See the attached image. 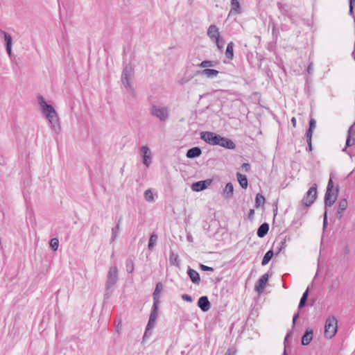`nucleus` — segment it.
I'll use <instances>...</instances> for the list:
<instances>
[{
  "mask_svg": "<svg viewBox=\"0 0 355 355\" xmlns=\"http://www.w3.org/2000/svg\"><path fill=\"white\" fill-rule=\"evenodd\" d=\"M225 56L229 60H232L234 58V43L232 42L228 43L227 46Z\"/></svg>",
  "mask_w": 355,
  "mask_h": 355,
  "instance_id": "27",
  "label": "nucleus"
},
{
  "mask_svg": "<svg viewBox=\"0 0 355 355\" xmlns=\"http://www.w3.org/2000/svg\"><path fill=\"white\" fill-rule=\"evenodd\" d=\"M218 145L230 150H233L236 148V145L232 140L221 136L220 138L219 144H218Z\"/></svg>",
  "mask_w": 355,
  "mask_h": 355,
  "instance_id": "14",
  "label": "nucleus"
},
{
  "mask_svg": "<svg viewBox=\"0 0 355 355\" xmlns=\"http://www.w3.org/2000/svg\"><path fill=\"white\" fill-rule=\"evenodd\" d=\"M236 350L229 348L224 355H235Z\"/></svg>",
  "mask_w": 355,
  "mask_h": 355,
  "instance_id": "51",
  "label": "nucleus"
},
{
  "mask_svg": "<svg viewBox=\"0 0 355 355\" xmlns=\"http://www.w3.org/2000/svg\"><path fill=\"white\" fill-rule=\"evenodd\" d=\"M6 51H7L9 57L11 58L12 55V46H6Z\"/></svg>",
  "mask_w": 355,
  "mask_h": 355,
  "instance_id": "56",
  "label": "nucleus"
},
{
  "mask_svg": "<svg viewBox=\"0 0 355 355\" xmlns=\"http://www.w3.org/2000/svg\"><path fill=\"white\" fill-rule=\"evenodd\" d=\"M50 246L53 251H56L59 246V241L57 238L51 239L50 241Z\"/></svg>",
  "mask_w": 355,
  "mask_h": 355,
  "instance_id": "41",
  "label": "nucleus"
},
{
  "mask_svg": "<svg viewBox=\"0 0 355 355\" xmlns=\"http://www.w3.org/2000/svg\"><path fill=\"white\" fill-rule=\"evenodd\" d=\"M150 114L162 121H166L168 118V110L165 107H159L155 105L151 106Z\"/></svg>",
  "mask_w": 355,
  "mask_h": 355,
  "instance_id": "5",
  "label": "nucleus"
},
{
  "mask_svg": "<svg viewBox=\"0 0 355 355\" xmlns=\"http://www.w3.org/2000/svg\"><path fill=\"white\" fill-rule=\"evenodd\" d=\"M118 281V269L116 266H112L107 273L106 282V290L112 288Z\"/></svg>",
  "mask_w": 355,
  "mask_h": 355,
  "instance_id": "7",
  "label": "nucleus"
},
{
  "mask_svg": "<svg viewBox=\"0 0 355 355\" xmlns=\"http://www.w3.org/2000/svg\"><path fill=\"white\" fill-rule=\"evenodd\" d=\"M343 212H340V214H338V212L337 213V215H338V219H340L343 216V214H342Z\"/></svg>",
  "mask_w": 355,
  "mask_h": 355,
  "instance_id": "61",
  "label": "nucleus"
},
{
  "mask_svg": "<svg viewBox=\"0 0 355 355\" xmlns=\"http://www.w3.org/2000/svg\"><path fill=\"white\" fill-rule=\"evenodd\" d=\"M39 100L42 112L46 115L52 129L58 130L60 128L59 118L55 109L51 105L48 104L42 96H39Z\"/></svg>",
  "mask_w": 355,
  "mask_h": 355,
  "instance_id": "1",
  "label": "nucleus"
},
{
  "mask_svg": "<svg viewBox=\"0 0 355 355\" xmlns=\"http://www.w3.org/2000/svg\"><path fill=\"white\" fill-rule=\"evenodd\" d=\"M200 268L203 271H211V272L214 271V268H213L207 266H205V265H203V264H200Z\"/></svg>",
  "mask_w": 355,
  "mask_h": 355,
  "instance_id": "43",
  "label": "nucleus"
},
{
  "mask_svg": "<svg viewBox=\"0 0 355 355\" xmlns=\"http://www.w3.org/2000/svg\"><path fill=\"white\" fill-rule=\"evenodd\" d=\"M299 312H297L294 315H293V327H295V322H296V320H297V318H299Z\"/></svg>",
  "mask_w": 355,
  "mask_h": 355,
  "instance_id": "52",
  "label": "nucleus"
},
{
  "mask_svg": "<svg viewBox=\"0 0 355 355\" xmlns=\"http://www.w3.org/2000/svg\"><path fill=\"white\" fill-rule=\"evenodd\" d=\"M277 7L282 15L287 17L291 21L293 20L292 15L290 14V6L288 5L278 2Z\"/></svg>",
  "mask_w": 355,
  "mask_h": 355,
  "instance_id": "16",
  "label": "nucleus"
},
{
  "mask_svg": "<svg viewBox=\"0 0 355 355\" xmlns=\"http://www.w3.org/2000/svg\"><path fill=\"white\" fill-rule=\"evenodd\" d=\"M291 335H292V331H289V332L287 333V334H286V337L284 338V349H286V348H287V346H288L287 345L288 338L289 337H291Z\"/></svg>",
  "mask_w": 355,
  "mask_h": 355,
  "instance_id": "46",
  "label": "nucleus"
},
{
  "mask_svg": "<svg viewBox=\"0 0 355 355\" xmlns=\"http://www.w3.org/2000/svg\"><path fill=\"white\" fill-rule=\"evenodd\" d=\"M355 144V130L354 125H351L347 132L346 139V147L352 146Z\"/></svg>",
  "mask_w": 355,
  "mask_h": 355,
  "instance_id": "13",
  "label": "nucleus"
},
{
  "mask_svg": "<svg viewBox=\"0 0 355 355\" xmlns=\"http://www.w3.org/2000/svg\"><path fill=\"white\" fill-rule=\"evenodd\" d=\"M158 305L159 304L153 303L151 313L150 314L149 320L152 322H155L158 316Z\"/></svg>",
  "mask_w": 355,
  "mask_h": 355,
  "instance_id": "28",
  "label": "nucleus"
},
{
  "mask_svg": "<svg viewBox=\"0 0 355 355\" xmlns=\"http://www.w3.org/2000/svg\"><path fill=\"white\" fill-rule=\"evenodd\" d=\"M231 6H232V10H233L236 13L241 12V6H240V3H239V0H231Z\"/></svg>",
  "mask_w": 355,
  "mask_h": 355,
  "instance_id": "33",
  "label": "nucleus"
},
{
  "mask_svg": "<svg viewBox=\"0 0 355 355\" xmlns=\"http://www.w3.org/2000/svg\"><path fill=\"white\" fill-rule=\"evenodd\" d=\"M169 261L171 265L175 266L177 267H180V261L178 254H175L173 252H171L169 255Z\"/></svg>",
  "mask_w": 355,
  "mask_h": 355,
  "instance_id": "26",
  "label": "nucleus"
},
{
  "mask_svg": "<svg viewBox=\"0 0 355 355\" xmlns=\"http://www.w3.org/2000/svg\"><path fill=\"white\" fill-rule=\"evenodd\" d=\"M311 139H312V137H310L309 138L306 137V142H307V145H308V150L309 151H312Z\"/></svg>",
  "mask_w": 355,
  "mask_h": 355,
  "instance_id": "47",
  "label": "nucleus"
},
{
  "mask_svg": "<svg viewBox=\"0 0 355 355\" xmlns=\"http://www.w3.org/2000/svg\"><path fill=\"white\" fill-rule=\"evenodd\" d=\"M163 290V284L161 282H158L156 284L155 289L153 294V303L159 304V294Z\"/></svg>",
  "mask_w": 355,
  "mask_h": 355,
  "instance_id": "19",
  "label": "nucleus"
},
{
  "mask_svg": "<svg viewBox=\"0 0 355 355\" xmlns=\"http://www.w3.org/2000/svg\"><path fill=\"white\" fill-rule=\"evenodd\" d=\"M199 73L208 78H214L219 73V71L212 69H204L201 71H199Z\"/></svg>",
  "mask_w": 355,
  "mask_h": 355,
  "instance_id": "24",
  "label": "nucleus"
},
{
  "mask_svg": "<svg viewBox=\"0 0 355 355\" xmlns=\"http://www.w3.org/2000/svg\"><path fill=\"white\" fill-rule=\"evenodd\" d=\"M268 280V274L263 275L257 282L254 286V289L258 293H261L264 289L266 284Z\"/></svg>",
  "mask_w": 355,
  "mask_h": 355,
  "instance_id": "10",
  "label": "nucleus"
},
{
  "mask_svg": "<svg viewBox=\"0 0 355 355\" xmlns=\"http://www.w3.org/2000/svg\"><path fill=\"white\" fill-rule=\"evenodd\" d=\"M352 55H353L354 59V60H355V50H354V51L352 53Z\"/></svg>",
  "mask_w": 355,
  "mask_h": 355,
  "instance_id": "63",
  "label": "nucleus"
},
{
  "mask_svg": "<svg viewBox=\"0 0 355 355\" xmlns=\"http://www.w3.org/2000/svg\"><path fill=\"white\" fill-rule=\"evenodd\" d=\"M327 226V211H325L324 214V219H323V229L324 230Z\"/></svg>",
  "mask_w": 355,
  "mask_h": 355,
  "instance_id": "50",
  "label": "nucleus"
},
{
  "mask_svg": "<svg viewBox=\"0 0 355 355\" xmlns=\"http://www.w3.org/2000/svg\"><path fill=\"white\" fill-rule=\"evenodd\" d=\"M202 154V150L199 147H193L189 149L187 152L188 158H195L199 157Z\"/></svg>",
  "mask_w": 355,
  "mask_h": 355,
  "instance_id": "21",
  "label": "nucleus"
},
{
  "mask_svg": "<svg viewBox=\"0 0 355 355\" xmlns=\"http://www.w3.org/2000/svg\"><path fill=\"white\" fill-rule=\"evenodd\" d=\"M187 274L193 284L197 285L200 284V275L196 270L189 268L188 269Z\"/></svg>",
  "mask_w": 355,
  "mask_h": 355,
  "instance_id": "18",
  "label": "nucleus"
},
{
  "mask_svg": "<svg viewBox=\"0 0 355 355\" xmlns=\"http://www.w3.org/2000/svg\"><path fill=\"white\" fill-rule=\"evenodd\" d=\"M0 33L3 35L4 40H5V46H12V39L10 34L6 33L4 31L0 30Z\"/></svg>",
  "mask_w": 355,
  "mask_h": 355,
  "instance_id": "32",
  "label": "nucleus"
},
{
  "mask_svg": "<svg viewBox=\"0 0 355 355\" xmlns=\"http://www.w3.org/2000/svg\"><path fill=\"white\" fill-rule=\"evenodd\" d=\"M349 246H348V245H346V246L345 247V254H349Z\"/></svg>",
  "mask_w": 355,
  "mask_h": 355,
  "instance_id": "58",
  "label": "nucleus"
},
{
  "mask_svg": "<svg viewBox=\"0 0 355 355\" xmlns=\"http://www.w3.org/2000/svg\"><path fill=\"white\" fill-rule=\"evenodd\" d=\"M150 335H151V330L150 331H147V327H146L144 335L143 336V340H145L146 338H147Z\"/></svg>",
  "mask_w": 355,
  "mask_h": 355,
  "instance_id": "53",
  "label": "nucleus"
},
{
  "mask_svg": "<svg viewBox=\"0 0 355 355\" xmlns=\"http://www.w3.org/2000/svg\"><path fill=\"white\" fill-rule=\"evenodd\" d=\"M119 229H120V220L117 223L116 225L112 229L111 242H113L118 236Z\"/></svg>",
  "mask_w": 355,
  "mask_h": 355,
  "instance_id": "34",
  "label": "nucleus"
},
{
  "mask_svg": "<svg viewBox=\"0 0 355 355\" xmlns=\"http://www.w3.org/2000/svg\"><path fill=\"white\" fill-rule=\"evenodd\" d=\"M272 34L274 35L275 33V25L274 23H272Z\"/></svg>",
  "mask_w": 355,
  "mask_h": 355,
  "instance_id": "60",
  "label": "nucleus"
},
{
  "mask_svg": "<svg viewBox=\"0 0 355 355\" xmlns=\"http://www.w3.org/2000/svg\"><path fill=\"white\" fill-rule=\"evenodd\" d=\"M313 331L311 329L307 328L302 337V345H308L313 340Z\"/></svg>",
  "mask_w": 355,
  "mask_h": 355,
  "instance_id": "15",
  "label": "nucleus"
},
{
  "mask_svg": "<svg viewBox=\"0 0 355 355\" xmlns=\"http://www.w3.org/2000/svg\"><path fill=\"white\" fill-rule=\"evenodd\" d=\"M269 230V225L267 223H263L261 224L257 232V234L259 238L264 237L268 232Z\"/></svg>",
  "mask_w": 355,
  "mask_h": 355,
  "instance_id": "20",
  "label": "nucleus"
},
{
  "mask_svg": "<svg viewBox=\"0 0 355 355\" xmlns=\"http://www.w3.org/2000/svg\"><path fill=\"white\" fill-rule=\"evenodd\" d=\"M291 123H292L293 127L296 126V119L295 117H293L291 119Z\"/></svg>",
  "mask_w": 355,
  "mask_h": 355,
  "instance_id": "59",
  "label": "nucleus"
},
{
  "mask_svg": "<svg viewBox=\"0 0 355 355\" xmlns=\"http://www.w3.org/2000/svg\"><path fill=\"white\" fill-rule=\"evenodd\" d=\"M182 299L184 301L191 302L193 301V299L191 296L187 295V294H182Z\"/></svg>",
  "mask_w": 355,
  "mask_h": 355,
  "instance_id": "45",
  "label": "nucleus"
},
{
  "mask_svg": "<svg viewBox=\"0 0 355 355\" xmlns=\"http://www.w3.org/2000/svg\"><path fill=\"white\" fill-rule=\"evenodd\" d=\"M354 3H351V2H349V14L350 15H352L353 13V9H354Z\"/></svg>",
  "mask_w": 355,
  "mask_h": 355,
  "instance_id": "57",
  "label": "nucleus"
},
{
  "mask_svg": "<svg viewBox=\"0 0 355 355\" xmlns=\"http://www.w3.org/2000/svg\"><path fill=\"white\" fill-rule=\"evenodd\" d=\"M275 245H277L276 254H278L286 246V238L281 240L279 243H275Z\"/></svg>",
  "mask_w": 355,
  "mask_h": 355,
  "instance_id": "37",
  "label": "nucleus"
},
{
  "mask_svg": "<svg viewBox=\"0 0 355 355\" xmlns=\"http://www.w3.org/2000/svg\"><path fill=\"white\" fill-rule=\"evenodd\" d=\"M144 198L148 202H153L154 200L153 194L150 189H147L145 191Z\"/></svg>",
  "mask_w": 355,
  "mask_h": 355,
  "instance_id": "39",
  "label": "nucleus"
},
{
  "mask_svg": "<svg viewBox=\"0 0 355 355\" xmlns=\"http://www.w3.org/2000/svg\"><path fill=\"white\" fill-rule=\"evenodd\" d=\"M337 323V319L334 316L327 318L324 324L325 338L331 339L336 335L338 329Z\"/></svg>",
  "mask_w": 355,
  "mask_h": 355,
  "instance_id": "3",
  "label": "nucleus"
},
{
  "mask_svg": "<svg viewBox=\"0 0 355 355\" xmlns=\"http://www.w3.org/2000/svg\"><path fill=\"white\" fill-rule=\"evenodd\" d=\"M265 202V198L261 193H257L255 198V207L259 208Z\"/></svg>",
  "mask_w": 355,
  "mask_h": 355,
  "instance_id": "35",
  "label": "nucleus"
},
{
  "mask_svg": "<svg viewBox=\"0 0 355 355\" xmlns=\"http://www.w3.org/2000/svg\"><path fill=\"white\" fill-rule=\"evenodd\" d=\"M254 215V210L252 209H250L249 211V213H248V218L250 220L253 219Z\"/></svg>",
  "mask_w": 355,
  "mask_h": 355,
  "instance_id": "55",
  "label": "nucleus"
},
{
  "mask_svg": "<svg viewBox=\"0 0 355 355\" xmlns=\"http://www.w3.org/2000/svg\"><path fill=\"white\" fill-rule=\"evenodd\" d=\"M216 65V62L211 61V60H205L202 61L201 63L198 64L200 67L205 68L208 67H214Z\"/></svg>",
  "mask_w": 355,
  "mask_h": 355,
  "instance_id": "38",
  "label": "nucleus"
},
{
  "mask_svg": "<svg viewBox=\"0 0 355 355\" xmlns=\"http://www.w3.org/2000/svg\"><path fill=\"white\" fill-rule=\"evenodd\" d=\"M208 36L213 40H218L220 37L218 28L216 25H211L207 30Z\"/></svg>",
  "mask_w": 355,
  "mask_h": 355,
  "instance_id": "17",
  "label": "nucleus"
},
{
  "mask_svg": "<svg viewBox=\"0 0 355 355\" xmlns=\"http://www.w3.org/2000/svg\"><path fill=\"white\" fill-rule=\"evenodd\" d=\"M317 198V184L314 183L312 187L309 188L302 200V204L306 207H310L315 200Z\"/></svg>",
  "mask_w": 355,
  "mask_h": 355,
  "instance_id": "4",
  "label": "nucleus"
},
{
  "mask_svg": "<svg viewBox=\"0 0 355 355\" xmlns=\"http://www.w3.org/2000/svg\"><path fill=\"white\" fill-rule=\"evenodd\" d=\"M141 151L143 154V164L147 167L149 166L151 159V153L147 146H143L141 148Z\"/></svg>",
  "mask_w": 355,
  "mask_h": 355,
  "instance_id": "11",
  "label": "nucleus"
},
{
  "mask_svg": "<svg viewBox=\"0 0 355 355\" xmlns=\"http://www.w3.org/2000/svg\"><path fill=\"white\" fill-rule=\"evenodd\" d=\"M216 42V44L217 45V47L219 49H222L223 48V41L222 40H220V39L218 38V40H214Z\"/></svg>",
  "mask_w": 355,
  "mask_h": 355,
  "instance_id": "48",
  "label": "nucleus"
},
{
  "mask_svg": "<svg viewBox=\"0 0 355 355\" xmlns=\"http://www.w3.org/2000/svg\"><path fill=\"white\" fill-rule=\"evenodd\" d=\"M309 288L308 287L306 288V290L304 291V293H303V295L300 299V303L298 305L299 310L305 306L308 296H309Z\"/></svg>",
  "mask_w": 355,
  "mask_h": 355,
  "instance_id": "30",
  "label": "nucleus"
},
{
  "mask_svg": "<svg viewBox=\"0 0 355 355\" xmlns=\"http://www.w3.org/2000/svg\"><path fill=\"white\" fill-rule=\"evenodd\" d=\"M273 252L272 250H268L266 254L265 255L263 256V259H262V261H261V265L262 266H266V264L268 263V262L271 260V259L273 257Z\"/></svg>",
  "mask_w": 355,
  "mask_h": 355,
  "instance_id": "31",
  "label": "nucleus"
},
{
  "mask_svg": "<svg viewBox=\"0 0 355 355\" xmlns=\"http://www.w3.org/2000/svg\"><path fill=\"white\" fill-rule=\"evenodd\" d=\"M187 240H188L189 241H192V237H191V236H187Z\"/></svg>",
  "mask_w": 355,
  "mask_h": 355,
  "instance_id": "62",
  "label": "nucleus"
},
{
  "mask_svg": "<svg viewBox=\"0 0 355 355\" xmlns=\"http://www.w3.org/2000/svg\"><path fill=\"white\" fill-rule=\"evenodd\" d=\"M316 125V121L313 118H311L309 120V127L306 132V137H312L313 130L315 129Z\"/></svg>",
  "mask_w": 355,
  "mask_h": 355,
  "instance_id": "29",
  "label": "nucleus"
},
{
  "mask_svg": "<svg viewBox=\"0 0 355 355\" xmlns=\"http://www.w3.org/2000/svg\"><path fill=\"white\" fill-rule=\"evenodd\" d=\"M347 207V201L345 198L341 199L338 203V214L343 212Z\"/></svg>",
  "mask_w": 355,
  "mask_h": 355,
  "instance_id": "36",
  "label": "nucleus"
},
{
  "mask_svg": "<svg viewBox=\"0 0 355 355\" xmlns=\"http://www.w3.org/2000/svg\"><path fill=\"white\" fill-rule=\"evenodd\" d=\"M157 239H158V236L155 233H153L152 234H150L149 241H148V249L150 251L153 250L155 243L157 241Z\"/></svg>",
  "mask_w": 355,
  "mask_h": 355,
  "instance_id": "25",
  "label": "nucleus"
},
{
  "mask_svg": "<svg viewBox=\"0 0 355 355\" xmlns=\"http://www.w3.org/2000/svg\"><path fill=\"white\" fill-rule=\"evenodd\" d=\"M200 138L206 143L214 146L219 144L220 135L213 132L205 131L200 132Z\"/></svg>",
  "mask_w": 355,
  "mask_h": 355,
  "instance_id": "6",
  "label": "nucleus"
},
{
  "mask_svg": "<svg viewBox=\"0 0 355 355\" xmlns=\"http://www.w3.org/2000/svg\"><path fill=\"white\" fill-rule=\"evenodd\" d=\"M282 355H286V349H284V353H283V354H282Z\"/></svg>",
  "mask_w": 355,
  "mask_h": 355,
  "instance_id": "64",
  "label": "nucleus"
},
{
  "mask_svg": "<svg viewBox=\"0 0 355 355\" xmlns=\"http://www.w3.org/2000/svg\"><path fill=\"white\" fill-rule=\"evenodd\" d=\"M126 270L129 273H132L134 270V263L131 259H128L126 260Z\"/></svg>",
  "mask_w": 355,
  "mask_h": 355,
  "instance_id": "40",
  "label": "nucleus"
},
{
  "mask_svg": "<svg viewBox=\"0 0 355 355\" xmlns=\"http://www.w3.org/2000/svg\"><path fill=\"white\" fill-rule=\"evenodd\" d=\"M134 69L131 65L127 64L124 67L121 74V83L132 95H135V90L130 82L133 76Z\"/></svg>",
  "mask_w": 355,
  "mask_h": 355,
  "instance_id": "2",
  "label": "nucleus"
},
{
  "mask_svg": "<svg viewBox=\"0 0 355 355\" xmlns=\"http://www.w3.org/2000/svg\"><path fill=\"white\" fill-rule=\"evenodd\" d=\"M155 322H152L150 320H148V324L146 325L147 331L152 330L155 327Z\"/></svg>",
  "mask_w": 355,
  "mask_h": 355,
  "instance_id": "44",
  "label": "nucleus"
},
{
  "mask_svg": "<svg viewBox=\"0 0 355 355\" xmlns=\"http://www.w3.org/2000/svg\"><path fill=\"white\" fill-rule=\"evenodd\" d=\"M338 193V188L336 187L334 191L331 192H326L324 195V205L327 208V207H331L337 199V196Z\"/></svg>",
  "mask_w": 355,
  "mask_h": 355,
  "instance_id": "8",
  "label": "nucleus"
},
{
  "mask_svg": "<svg viewBox=\"0 0 355 355\" xmlns=\"http://www.w3.org/2000/svg\"><path fill=\"white\" fill-rule=\"evenodd\" d=\"M333 189H334V183H333L332 179L330 178L328 182V184H327L326 192H331V191H333Z\"/></svg>",
  "mask_w": 355,
  "mask_h": 355,
  "instance_id": "42",
  "label": "nucleus"
},
{
  "mask_svg": "<svg viewBox=\"0 0 355 355\" xmlns=\"http://www.w3.org/2000/svg\"><path fill=\"white\" fill-rule=\"evenodd\" d=\"M198 306L204 312L208 311L211 308V304L207 296H202L199 298Z\"/></svg>",
  "mask_w": 355,
  "mask_h": 355,
  "instance_id": "12",
  "label": "nucleus"
},
{
  "mask_svg": "<svg viewBox=\"0 0 355 355\" xmlns=\"http://www.w3.org/2000/svg\"><path fill=\"white\" fill-rule=\"evenodd\" d=\"M242 168L245 169V171H249L250 169V165L248 163H243L242 164Z\"/></svg>",
  "mask_w": 355,
  "mask_h": 355,
  "instance_id": "54",
  "label": "nucleus"
},
{
  "mask_svg": "<svg viewBox=\"0 0 355 355\" xmlns=\"http://www.w3.org/2000/svg\"><path fill=\"white\" fill-rule=\"evenodd\" d=\"M234 187L231 182L227 183L224 190L223 195L226 198H231L233 196Z\"/></svg>",
  "mask_w": 355,
  "mask_h": 355,
  "instance_id": "22",
  "label": "nucleus"
},
{
  "mask_svg": "<svg viewBox=\"0 0 355 355\" xmlns=\"http://www.w3.org/2000/svg\"><path fill=\"white\" fill-rule=\"evenodd\" d=\"M213 180L211 179H207L205 180L198 181L193 183L191 189L195 191H201L208 187H209Z\"/></svg>",
  "mask_w": 355,
  "mask_h": 355,
  "instance_id": "9",
  "label": "nucleus"
},
{
  "mask_svg": "<svg viewBox=\"0 0 355 355\" xmlns=\"http://www.w3.org/2000/svg\"><path fill=\"white\" fill-rule=\"evenodd\" d=\"M236 178H237V180H238L239 184L241 185V187L243 189H246L248 187V182L246 175H243L238 172L236 173Z\"/></svg>",
  "mask_w": 355,
  "mask_h": 355,
  "instance_id": "23",
  "label": "nucleus"
},
{
  "mask_svg": "<svg viewBox=\"0 0 355 355\" xmlns=\"http://www.w3.org/2000/svg\"><path fill=\"white\" fill-rule=\"evenodd\" d=\"M313 62H311L307 67L306 70H307L308 73L310 75H311L313 73Z\"/></svg>",
  "mask_w": 355,
  "mask_h": 355,
  "instance_id": "49",
  "label": "nucleus"
}]
</instances>
